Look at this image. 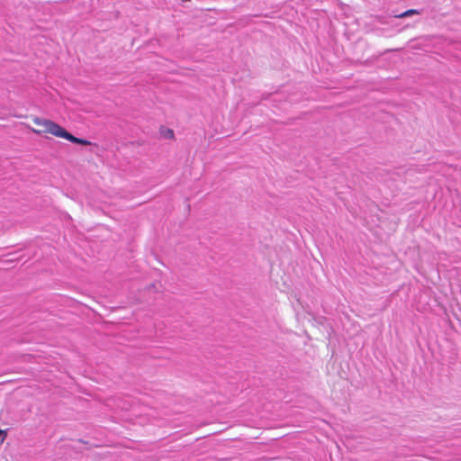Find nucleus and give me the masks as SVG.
<instances>
[{
  "instance_id": "2",
  "label": "nucleus",
  "mask_w": 461,
  "mask_h": 461,
  "mask_svg": "<svg viewBox=\"0 0 461 461\" xmlns=\"http://www.w3.org/2000/svg\"><path fill=\"white\" fill-rule=\"evenodd\" d=\"M420 14V12L418 10H416V9H409V10H407V11H405V12L398 14V15H395V17H397V18H405V17L411 16L413 14Z\"/></svg>"
},
{
  "instance_id": "1",
  "label": "nucleus",
  "mask_w": 461,
  "mask_h": 461,
  "mask_svg": "<svg viewBox=\"0 0 461 461\" xmlns=\"http://www.w3.org/2000/svg\"><path fill=\"white\" fill-rule=\"evenodd\" d=\"M32 122L35 125L38 126V128L31 130L32 132L38 135L50 134L52 136L62 138L73 143L84 146L92 144V142L87 140L73 136L71 133L67 131L63 127H61L60 125H59L58 123L51 120L35 116L32 118Z\"/></svg>"
},
{
  "instance_id": "3",
  "label": "nucleus",
  "mask_w": 461,
  "mask_h": 461,
  "mask_svg": "<svg viewBox=\"0 0 461 461\" xmlns=\"http://www.w3.org/2000/svg\"><path fill=\"white\" fill-rule=\"evenodd\" d=\"M5 438H6V432L5 430H3V429H0V439H1V442H3Z\"/></svg>"
},
{
  "instance_id": "4",
  "label": "nucleus",
  "mask_w": 461,
  "mask_h": 461,
  "mask_svg": "<svg viewBox=\"0 0 461 461\" xmlns=\"http://www.w3.org/2000/svg\"><path fill=\"white\" fill-rule=\"evenodd\" d=\"M167 135H168L169 137H173V135H174L173 131L167 130Z\"/></svg>"
}]
</instances>
